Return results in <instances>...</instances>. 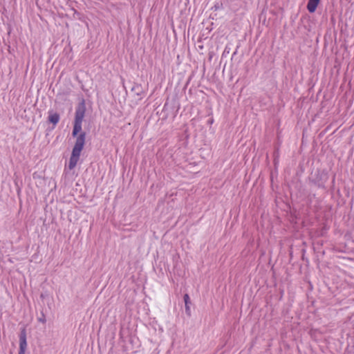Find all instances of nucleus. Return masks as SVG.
Here are the masks:
<instances>
[{"instance_id": "2", "label": "nucleus", "mask_w": 354, "mask_h": 354, "mask_svg": "<svg viewBox=\"0 0 354 354\" xmlns=\"http://www.w3.org/2000/svg\"><path fill=\"white\" fill-rule=\"evenodd\" d=\"M328 173L326 169H318L315 174L313 178L310 179V182L317 187L326 189L325 183L328 180Z\"/></svg>"}, {"instance_id": "3", "label": "nucleus", "mask_w": 354, "mask_h": 354, "mask_svg": "<svg viewBox=\"0 0 354 354\" xmlns=\"http://www.w3.org/2000/svg\"><path fill=\"white\" fill-rule=\"evenodd\" d=\"M27 348L26 330L23 328L19 334V354H25Z\"/></svg>"}, {"instance_id": "8", "label": "nucleus", "mask_w": 354, "mask_h": 354, "mask_svg": "<svg viewBox=\"0 0 354 354\" xmlns=\"http://www.w3.org/2000/svg\"><path fill=\"white\" fill-rule=\"evenodd\" d=\"M335 174L333 175V179H332L333 186L334 185V183H335Z\"/></svg>"}, {"instance_id": "5", "label": "nucleus", "mask_w": 354, "mask_h": 354, "mask_svg": "<svg viewBox=\"0 0 354 354\" xmlns=\"http://www.w3.org/2000/svg\"><path fill=\"white\" fill-rule=\"evenodd\" d=\"M48 121L53 124L54 126H55L59 121L60 116L57 113H53V111L48 112Z\"/></svg>"}, {"instance_id": "4", "label": "nucleus", "mask_w": 354, "mask_h": 354, "mask_svg": "<svg viewBox=\"0 0 354 354\" xmlns=\"http://www.w3.org/2000/svg\"><path fill=\"white\" fill-rule=\"evenodd\" d=\"M320 2L321 0H308L306 6L308 11L310 13H314Z\"/></svg>"}, {"instance_id": "1", "label": "nucleus", "mask_w": 354, "mask_h": 354, "mask_svg": "<svg viewBox=\"0 0 354 354\" xmlns=\"http://www.w3.org/2000/svg\"><path fill=\"white\" fill-rule=\"evenodd\" d=\"M86 112V104L82 100L76 107L72 136L76 137L75 145L69 159L68 168L73 169L80 159V153L84 148L86 140V133L81 132L82 123Z\"/></svg>"}, {"instance_id": "6", "label": "nucleus", "mask_w": 354, "mask_h": 354, "mask_svg": "<svg viewBox=\"0 0 354 354\" xmlns=\"http://www.w3.org/2000/svg\"><path fill=\"white\" fill-rule=\"evenodd\" d=\"M183 299L185 301V313L189 317H190L191 316V310H190L191 300H190L189 295L187 293L185 294L183 296Z\"/></svg>"}, {"instance_id": "7", "label": "nucleus", "mask_w": 354, "mask_h": 354, "mask_svg": "<svg viewBox=\"0 0 354 354\" xmlns=\"http://www.w3.org/2000/svg\"><path fill=\"white\" fill-rule=\"evenodd\" d=\"M223 8V3H216L212 8L214 9V10H218L219 9H221Z\"/></svg>"}, {"instance_id": "9", "label": "nucleus", "mask_w": 354, "mask_h": 354, "mask_svg": "<svg viewBox=\"0 0 354 354\" xmlns=\"http://www.w3.org/2000/svg\"><path fill=\"white\" fill-rule=\"evenodd\" d=\"M39 321H40V322H45V320H44V319H39Z\"/></svg>"}]
</instances>
